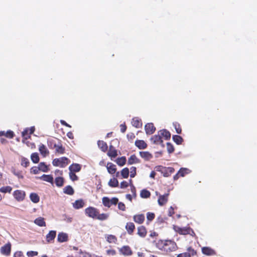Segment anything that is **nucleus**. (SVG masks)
<instances>
[{
    "mask_svg": "<svg viewBox=\"0 0 257 257\" xmlns=\"http://www.w3.org/2000/svg\"><path fill=\"white\" fill-rule=\"evenodd\" d=\"M156 246L159 249L166 252L174 251L178 248L177 245L173 239H159L156 242Z\"/></svg>",
    "mask_w": 257,
    "mask_h": 257,
    "instance_id": "f257e3e1",
    "label": "nucleus"
},
{
    "mask_svg": "<svg viewBox=\"0 0 257 257\" xmlns=\"http://www.w3.org/2000/svg\"><path fill=\"white\" fill-rule=\"evenodd\" d=\"M70 163V160L66 157L55 158L52 160V164L55 167L65 168Z\"/></svg>",
    "mask_w": 257,
    "mask_h": 257,
    "instance_id": "f03ea898",
    "label": "nucleus"
},
{
    "mask_svg": "<svg viewBox=\"0 0 257 257\" xmlns=\"http://www.w3.org/2000/svg\"><path fill=\"white\" fill-rule=\"evenodd\" d=\"M35 130V126L25 128L22 132V143H25V140L31 139V135L34 134Z\"/></svg>",
    "mask_w": 257,
    "mask_h": 257,
    "instance_id": "7ed1b4c3",
    "label": "nucleus"
},
{
    "mask_svg": "<svg viewBox=\"0 0 257 257\" xmlns=\"http://www.w3.org/2000/svg\"><path fill=\"white\" fill-rule=\"evenodd\" d=\"M98 209L93 206H89L85 209V214L86 216L94 219L96 217L98 212Z\"/></svg>",
    "mask_w": 257,
    "mask_h": 257,
    "instance_id": "20e7f679",
    "label": "nucleus"
},
{
    "mask_svg": "<svg viewBox=\"0 0 257 257\" xmlns=\"http://www.w3.org/2000/svg\"><path fill=\"white\" fill-rule=\"evenodd\" d=\"M11 250L12 243L10 241L3 245L0 248L1 253L6 256H9L11 255Z\"/></svg>",
    "mask_w": 257,
    "mask_h": 257,
    "instance_id": "39448f33",
    "label": "nucleus"
},
{
    "mask_svg": "<svg viewBox=\"0 0 257 257\" xmlns=\"http://www.w3.org/2000/svg\"><path fill=\"white\" fill-rule=\"evenodd\" d=\"M25 191L21 190H16L13 192V195L14 198L18 202H21L23 201L26 197Z\"/></svg>",
    "mask_w": 257,
    "mask_h": 257,
    "instance_id": "423d86ee",
    "label": "nucleus"
},
{
    "mask_svg": "<svg viewBox=\"0 0 257 257\" xmlns=\"http://www.w3.org/2000/svg\"><path fill=\"white\" fill-rule=\"evenodd\" d=\"M36 179H40L50 183L52 186H54V178L52 174H43L41 176H36Z\"/></svg>",
    "mask_w": 257,
    "mask_h": 257,
    "instance_id": "0eeeda50",
    "label": "nucleus"
},
{
    "mask_svg": "<svg viewBox=\"0 0 257 257\" xmlns=\"http://www.w3.org/2000/svg\"><path fill=\"white\" fill-rule=\"evenodd\" d=\"M169 195V190L168 193H166L163 195L159 194V196L158 199V203L159 206H164L168 200V196Z\"/></svg>",
    "mask_w": 257,
    "mask_h": 257,
    "instance_id": "6e6552de",
    "label": "nucleus"
},
{
    "mask_svg": "<svg viewBox=\"0 0 257 257\" xmlns=\"http://www.w3.org/2000/svg\"><path fill=\"white\" fill-rule=\"evenodd\" d=\"M119 251L120 254L124 256H130L133 253L131 247L127 245L122 246L119 249Z\"/></svg>",
    "mask_w": 257,
    "mask_h": 257,
    "instance_id": "1a4fd4ad",
    "label": "nucleus"
},
{
    "mask_svg": "<svg viewBox=\"0 0 257 257\" xmlns=\"http://www.w3.org/2000/svg\"><path fill=\"white\" fill-rule=\"evenodd\" d=\"M145 130L147 135H151L155 132L156 128L153 123L148 122L145 125Z\"/></svg>",
    "mask_w": 257,
    "mask_h": 257,
    "instance_id": "9d476101",
    "label": "nucleus"
},
{
    "mask_svg": "<svg viewBox=\"0 0 257 257\" xmlns=\"http://www.w3.org/2000/svg\"><path fill=\"white\" fill-rule=\"evenodd\" d=\"M202 253L206 255L210 256L215 255V250L209 246H204L201 248Z\"/></svg>",
    "mask_w": 257,
    "mask_h": 257,
    "instance_id": "9b49d317",
    "label": "nucleus"
},
{
    "mask_svg": "<svg viewBox=\"0 0 257 257\" xmlns=\"http://www.w3.org/2000/svg\"><path fill=\"white\" fill-rule=\"evenodd\" d=\"M158 134H160L161 138H163L165 140L169 141L171 139V134L167 129L163 128L158 132Z\"/></svg>",
    "mask_w": 257,
    "mask_h": 257,
    "instance_id": "f8f14e48",
    "label": "nucleus"
},
{
    "mask_svg": "<svg viewBox=\"0 0 257 257\" xmlns=\"http://www.w3.org/2000/svg\"><path fill=\"white\" fill-rule=\"evenodd\" d=\"M57 240V241L60 243L67 242L69 240L68 235L65 232H59Z\"/></svg>",
    "mask_w": 257,
    "mask_h": 257,
    "instance_id": "ddd939ff",
    "label": "nucleus"
},
{
    "mask_svg": "<svg viewBox=\"0 0 257 257\" xmlns=\"http://www.w3.org/2000/svg\"><path fill=\"white\" fill-rule=\"evenodd\" d=\"M81 168L82 165L78 163H73L69 166L68 169L70 172L77 173L81 171Z\"/></svg>",
    "mask_w": 257,
    "mask_h": 257,
    "instance_id": "4468645a",
    "label": "nucleus"
},
{
    "mask_svg": "<svg viewBox=\"0 0 257 257\" xmlns=\"http://www.w3.org/2000/svg\"><path fill=\"white\" fill-rule=\"evenodd\" d=\"M139 155L142 158L146 161H150L153 157V155L149 151H140Z\"/></svg>",
    "mask_w": 257,
    "mask_h": 257,
    "instance_id": "2eb2a0df",
    "label": "nucleus"
},
{
    "mask_svg": "<svg viewBox=\"0 0 257 257\" xmlns=\"http://www.w3.org/2000/svg\"><path fill=\"white\" fill-rule=\"evenodd\" d=\"M175 172V169L171 167H165L164 169L162 172L163 176L164 177H169Z\"/></svg>",
    "mask_w": 257,
    "mask_h": 257,
    "instance_id": "dca6fc26",
    "label": "nucleus"
},
{
    "mask_svg": "<svg viewBox=\"0 0 257 257\" xmlns=\"http://www.w3.org/2000/svg\"><path fill=\"white\" fill-rule=\"evenodd\" d=\"M135 145L140 150L146 149L148 145L144 140L137 139L135 142Z\"/></svg>",
    "mask_w": 257,
    "mask_h": 257,
    "instance_id": "f3484780",
    "label": "nucleus"
},
{
    "mask_svg": "<svg viewBox=\"0 0 257 257\" xmlns=\"http://www.w3.org/2000/svg\"><path fill=\"white\" fill-rule=\"evenodd\" d=\"M85 202L83 199H79L72 203V206L75 209H79L83 207Z\"/></svg>",
    "mask_w": 257,
    "mask_h": 257,
    "instance_id": "a211bd4d",
    "label": "nucleus"
},
{
    "mask_svg": "<svg viewBox=\"0 0 257 257\" xmlns=\"http://www.w3.org/2000/svg\"><path fill=\"white\" fill-rule=\"evenodd\" d=\"M141 160L137 158L135 154L132 155L127 160V165H132L135 164L140 163Z\"/></svg>",
    "mask_w": 257,
    "mask_h": 257,
    "instance_id": "6ab92c4d",
    "label": "nucleus"
},
{
    "mask_svg": "<svg viewBox=\"0 0 257 257\" xmlns=\"http://www.w3.org/2000/svg\"><path fill=\"white\" fill-rule=\"evenodd\" d=\"M56 236V231L51 230H50L46 236V240L48 242H51L54 240Z\"/></svg>",
    "mask_w": 257,
    "mask_h": 257,
    "instance_id": "aec40b11",
    "label": "nucleus"
},
{
    "mask_svg": "<svg viewBox=\"0 0 257 257\" xmlns=\"http://www.w3.org/2000/svg\"><path fill=\"white\" fill-rule=\"evenodd\" d=\"M134 221L138 224H142L145 220V217L144 214H136L133 216Z\"/></svg>",
    "mask_w": 257,
    "mask_h": 257,
    "instance_id": "412c9836",
    "label": "nucleus"
},
{
    "mask_svg": "<svg viewBox=\"0 0 257 257\" xmlns=\"http://www.w3.org/2000/svg\"><path fill=\"white\" fill-rule=\"evenodd\" d=\"M39 151L40 154L43 157H46L49 154V151L44 144H41L39 147Z\"/></svg>",
    "mask_w": 257,
    "mask_h": 257,
    "instance_id": "4be33fe9",
    "label": "nucleus"
},
{
    "mask_svg": "<svg viewBox=\"0 0 257 257\" xmlns=\"http://www.w3.org/2000/svg\"><path fill=\"white\" fill-rule=\"evenodd\" d=\"M50 164L47 165L46 162H41L39 164V170L43 172L47 173L50 171Z\"/></svg>",
    "mask_w": 257,
    "mask_h": 257,
    "instance_id": "5701e85b",
    "label": "nucleus"
},
{
    "mask_svg": "<svg viewBox=\"0 0 257 257\" xmlns=\"http://www.w3.org/2000/svg\"><path fill=\"white\" fill-rule=\"evenodd\" d=\"M106 167L108 173L111 175L114 174L117 170L116 166L111 162H108Z\"/></svg>",
    "mask_w": 257,
    "mask_h": 257,
    "instance_id": "b1692460",
    "label": "nucleus"
},
{
    "mask_svg": "<svg viewBox=\"0 0 257 257\" xmlns=\"http://www.w3.org/2000/svg\"><path fill=\"white\" fill-rule=\"evenodd\" d=\"M54 183L58 188L62 187L65 183V179L62 176H58L55 178Z\"/></svg>",
    "mask_w": 257,
    "mask_h": 257,
    "instance_id": "393cba45",
    "label": "nucleus"
},
{
    "mask_svg": "<svg viewBox=\"0 0 257 257\" xmlns=\"http://www.w3.org/2000/svg\"><path fill=\"white\" fill-rule=\"evenodd\" d=\"M34 223L40 227H45L46 226L45 218L43 217H38L36 218L34 220Z\"/></svg>",
    "mask_w": 257,
    "mask_h": 257,
    "instance_id": "a878e982",
    "label": "nucleus"
},
{
    "mask_svg": "<svg viewBox=\"0 0 257 257\" xmlns=\"http://www.w3.org/2000/svg\"><path fill=\"white\" fill-rule=\"evenodd\" d=\"M125 228L128 234L132 235L134 233V230L135 229V225L132 222H127Z\"/></svg>",
    "mask_w": 257,
    "mask_h": 257,
    "instance_id": "bb28decb",
    "label": "nucleus"
},
{
    "mask_svg": "<svg viewBox=\"0 0 257 257\" xmlns=\"http://www.w3.org/2000/svg\"><path fill=\"white\" fill-rule=\"evenodd\" d=\"M113 161H114L119 167H122L126 164V158L125 156H123L117 158Z\"/></svg>",
    "mask_w": 257,
    "mask_h": 257,
    "instance_id": "cd10ccee",
    "label": "nucleus"
},
{
    "mask_svg": "<svg viewBox=\"0 0 257 257\" xmlns=\"http://www.w3.org/2000/svg\"><path fill=\"white\" fill-rule=\"evenodd\" d=\"M63 192L64 194L68 195H73L75 193L74 188L70 185L65 186L63 189Z\"/></svg>",
    "mask_w": 257,
    "mask_h": 257,
    "instance_id": "c85d7f7f",
    "label": "nucleus"
},
{
    "mask_svg": "<svg viewBox=\"0 0 257 257\" xmlns=\"http://www.w3.org/2000/svg\"><path fill=\"white\" fill-rule=\"evenodd\" d=\"M132 124L136 128H140L142 126L143 123L141 119L134 117L132 119Z\"/></svg>",
    "mask_w": 257,
    "mask_h": 257,
    "instance_id": "c756f323",
    "label": "nucleus"
},
{
    "mask_svg": "<svg viewBox=\"0 0 257 257\" xmlns=\"http://www.w3.org/2000/svg\"><path fill=\"white\" fill-rule=\"evenodd\" d=\"M147 233L146 227L144 225L140 226L138 227L137 234L141 237H145Z\"/></svg>",
    "mask_w": 257,
    "mask_h": 257,
    "instance_id": "7c9ffc66",
    "label": "nucleus"
},
{
    "mask_svg": "<svg viewBox=\"0 0 257 257\" xmlns=\"http://www.w3.org/2000/svg\"><path fill=\"white\" fill-rule=\"evenodd\" d=\"M59 143L57 144L55 148L56 153H59L60 154H64L65 153V149L64 147L61 143V141L59 139H57Z\"/></svg>",
    "mask_w": 257,
    "mask_h": 257,
    "instance_id": "2f4dec72",
    "label": "nucleus"
},
{
    "mask_svg": "<svg viewBox=\"0 0 257 257\" xmlns=\"http://www.w3.org/2000/svg\"><path fill=\"white\" fill-rule=\"evenodd\" d=\"M172 140L177 145H180L184 142V139L180 135H173L172 136Z\"/></svg>",
    "mask_w": 257,
    "mask_h": 257,
    "instance_id": "473e14b6",
    "label": "nucleus"
},
{
    "mask_svg": "<svg viewBox=\"0 0 257 257\" xmlns=\"http://www.w3.org/2000/svg\"><path fill=\"white\" fill-rule=\"evenodd\" d=\"M97 144L98 147L102 152H105L107 150L108 146L106 142L103 141L98 140Z\"/></svg>",
    "mask_w": 257,
    "mask_h": 257,
    "instance_id": "72a5a7b5",
    "label": "nucleus"
},
{
    "mask_svg": "<svg viewBox=\"0 0 257 257\" xmlns=\"http://www.w3.org/2000/svg\"><path fill=\"white\" fill-rule=\"evenodd\" d=\"M30 200L34 203H37L40 201V196L37 193L31 192L29 195Z\"/></svg>",
    "mask_w": 257,
    "mask_h": 257,
    "instance_id": "f704fd0d",
    "label": "nucleus"
},
{
    "mask_svg": "<svg viewBox=\"0 0 257 257\" xmlns=\"http://www.w3.org/2000/svg\"><path fill=\"white\" fill-rule=\"evenodd\" d=\"M151 192L147 189H143L140 191V197L143 199H147L150 197Z\"/></svg>",
    "mask_w": 257,
    "mask_h": 257,
    "instance_id": "c9c22d12",
    "label": "nucleus"
},
{
    "mask_svg": "<svg viewBox=\"0 0 257 257\" xmlns=\"http://www.w3.org/2000/svg\"><path fill=\"white\" fill-rule=\"evenodd\" d=\"M108 185L112 188L117 187L119 186L118 181L116 178L113 177L109 180Z\"/></svg>",
    "mask_w": 257,
    "mask_h": 257,
    "instance_id": "e433bc0d",
    "label": "nucleus"
},
{
    "mask_svg": "<svg viewBox=\"0 0 257 257\" xmlns=\"http://www.w3.org/2000/svg\"><path fill=\"white\" fill-rule=\"evenodd\" d=\"M191 172V171L187 168L181 167L178 170V174H180L181 177H183L186 175L189 174Z\"/></svg>",
    "mask_w": 257,
    "mask_h": 257,
    "instance_id": "4c0bfd02",
    "label": "nucleus"
},
{
    "mask_svg": "<svg viewBox=\"0 0 257 257\" xmlns=\"http://www.w3.org/2000/svg\"><path fill=\"white\" fill-rule=\"evenodd\" d=\"M108 217H109L108 213H102L100 214L99 211H98L95 219H98L100 221H104V220H107L108 219Z\"/></svg>",
    "mask_w": 257,
    "mask_h": 257,
    "instance_id": "58836bf2",
    "label": "nucleus"
},
{
    "mask_svg": "<svg viewBox=\"0 0 257 257\" xmlns=\"http://www.w3.org/2000/svg\"><path fill=\"white\" fill-rule=\"evenodd\" d=\"M31 160L34 164L38 163L40 161L39 154L37 152L32 153L31 155Z\"/></svg>",
    "mask_w": 257,
    "mask_h": 257,
    "instance_id": "ea45409f",
    "label": "nucleus"
},
{
    "mask_svg": "<svg viewBox=\"0 0 257 257\" xmlns=\"http://www.w3.org/2000/svg\"><path fill=\"white\" fill-rule=\"evenodd\" d=\"M122 178L127 179L129 176L130 170L127 167L123 168L120 172Z\"/></svg>",
    "mask_w": 257,
    "mask_h": 257,
    "instance_id": "a19ab883",
    "label": "nucleus"
},
{
    "mask_svg": "<svg viewBox=\"0 0 257 257\" xmlns=\"http://www.w3.org/2000/svg\"><path fill=\"white\" fill-rule=\"evenodd\" d=\"M102 204L108 208H110L111 206L110 202V199L108 197L104 196L102 198Z\"/></svg>",
    "mask_w": 257,
    "mask_h": 257,
    "instance_id": "79ce46f5",
    "label": "nucleus"
},
{
    "mask_svg": "<svg viewBox=\"0 0 257 257\" xmlns=\"http://www.w3.org/2000/svg\"><path fill=\"white\" fill-rule=\"evenodd\" d=\"M161 139V136L160 134H158L157 135H155L153 136H152L150 138V141L155 145H158V142Z\"/></svg>",
    "mask_w": 257,
    "mask_h": 257,
    "instance_id": "37998d69",
    "label": "nucleus"
},
{
    "mask_svg": "<svg viewBox=\"0 0 257 257\" xmlns=\"http://www.w3.org/2000/svg\"><path fill=\"white\" fill-rule=\"evenodd\" d=\"M107 155L110 158L111 161H114L115 158L118 155L117 150L116 149L115 150H112L111 152H107Z\"/></svg>",
    "mask_w": 257,
    "mask_h": 257,
    "instance_id": "c03bdc74",
    "label": "nucleus"
},
{
    "mask_svg": "<svg viewBox=\"0 0 257 257\" xmlns=\"http://www.w3.org/2000/svg\"><path fill=\"white\" fill-rule=\"evenodd\" d=\"M47 145L50 149H53L56 148L57 144L56 143L55 140L52 139H48L47 140Z\"/></svg>",
    "mask_w": 257,
    "mask_h": 257,
    "instance_id": "a18cd8bd",
    "label": "nucleus"
},
{
    "mask_svg": "<svg viewBox=\"0 0 257 257\" xmlns=\"http://www.w3.org/2000/svg\"><path fill=\"white\" fill-rule=\"evenodd\" d=\"M173 125L175 129L176 132L177 134L180 135L182 134V128L179 122L176 121L173 122Z\"/></svg>",
    "mask_w": 257,
    "mask_h": 257,
    "instance_id": "49530a36",
    "label": "nucleus"
},
{
    "mask_svg": "<svg viewBox=\"0 0 257 257\" xmlns=\"http://www.w3.org/2000/svg\"><path fill=\"white\" fill-rule=\"evenodd\" d=\"M21 165L24 167L27 168L30 165V161L27 158L22 157Z\"/></svg>",
    "mask_w": 257,
    "mask_h": 257,
    "instance_id": "de8ad7c7",
    "label": "nucleus"
},
{
    "mask_svg": "<svg viewBox=\"0 0 257 257\" xmlns=\"http://www.w3.org/2000/svg\"><path fill=\"white\" fill-rule=\"evenodd\" d=\"M106 241L109 243H115L117 241L116 237L112 234L107 235V237H106Z\"/></svg>",
    "mask_w": 257,
    "mask_h": 257,
    "instance_id": "09e8293b",
    "label": "nucleus"
},
{
    "mask_svg": "<svg viewBox=\"0 0 257 257\" xmlns=\"http://www.w3.org/2000/svg\"><path fill=\"white\" fill-rule=\"evenodd\" d=\"M12 191V187L10 186H3L0 188V192L2 193H10Z\"/></svg>",
    "mask_w": 257,
    "mask_h": 257,
    "instance_id": "8fccbe9b",
    "label": "nucleus"
},
{
    "mask_svg": "<svg viewBox=\"0 0 257 257\" xmlns=\"http://www.w3.org/2000/svg\"><path fill=\"white\" fill-rule=\"evenodd\" d=\"M147 224H149V222L152 221L155 217V214L153 212H148L147 213Z\"/></svg>",
    "mask_w": 257,
    "mask_h": 257,
    "instance_id": "3c124183",
    "label": "nucleus"
},
{
    "mask_svg": "<svg viewBox=\"0 0 257 257\" xmlns=\"http://www.w3.org/2000/svg\"><path fill=\"white\" fill-rule=\"evenodd\" d=\"M12 172L13 173V174L14 175H15L17 177H18V178L19 179H24V176L21 174V173H22V171H16V170L15 169V168L12 167Z\"/></svg>",
    "mask_w": 257,
    "mask_h": 257,
    "instance_id": "603ef678",
    "label": "nucleus"
},
{
    "mask_svg": "<svg viewBox=\"0 0 257 257\" xmlns=\"http://www.w3.org/2000/svg\"><path fill=\"white\" fill-rule=\"evenodd\" d=\"M167 149L169 154L173 153L175 151V148L173 145L170 142H167L166 143Z\"/></svg>",
    "mask_w": 257,
    "mask_h": 257,
    "instance_id": "864d4df0",
    "label": "nucleus"
},
{
    "mask_svg": "<svg viewBox=\"0 0 257 257\" xmlns=\"http://www.w3.org/2000/svg\"><path fill=\"white\" fill-rule=\"evenodd\" d=\"M70 179L73 181H76L79 180V177L75 174V173L70 172H69Z\"/></svg>",
    "mask_w": 257,
    "mask_h": 257,
    "instance_id": "5fc2aeb1",
    "label": "nucleus"
},
{
    "mask_svg": "<svg viewBox=\"0 0 257 257\" xmlns=\"http://www.w3.org/2000/svg\"><path fill=\"white\" fill-rule=\"evenodd\" d=\"M191 229V227L188 226L185 227H181V232L182 233H180V235H187L190 232H189V230Z\"/></svg>",
    "mask_w": 257,
    "mask_h": 257,
    "instance_id": "6e6d98bb",
    "label": "nucleus"
},
{
    "mask_svg": "<svg viewBox=\"0 0 257 257\" xmlns=\"http://www.w3.org/2000/svg\"><path fill=\"white\" fill-rule=\"evenodd\" d=\"M15 136V134L12 130H9L6 132L5 137L8 139H13Z\"/></svg>",
    "mask_w": 257,
    "mask_h": 257,
    "instance_id": "4d7b16f0",
    "label": "nucleus"
},
{
    "mask_svg": "<svg viewBox=\"0 0 257 257\" xmlns=\"http://www.w3.org/2000/svg\"><path fill=\"white\" fill-rule=\"evenodd\" d=\"M77 253L79 257H89L88 255L90 253L86 251L85 250L79 249V252H77Z\"/></svg>",
    "mask_w": 257,
    "mask_h": 257,
    "instance_id": "13d9d810",
    "label": "nucleus"
},
{
    "mask_svg": "<svg viewBox=\"0 0 257 257\" xmlns=\"http://www.w3.org/2000/svg\"><path fill=\"white\" fill-rule=\"evenodd\" d=\"M131 174L130 177L133 178L137 175V168L135 166H132L130 168Z\"/></svg>",
    "mask_w": 257,
    "mask_h": 257,
    "instance_id": "bf43d9fd",
    "label": "nucleus"
},
{
    "mask_svg": "<svg viewBox=\"0 0 257 257\" xmlns=\"http://www.w3.org/2000/svg\"><path fill=\"white\" fill-rule=\"evenodd\" d=\"M187 250V251L186 252H189L190 254V256H194L197 253L196 250L193 249L192 246L188 247Z\"/></svg>",
    "mask_w": 257,
    "mask_h": 257,
    "instance_id": "052dcab7",
    "label": "nucleus"
},
{
    "mask_svg": "<svg viewBox=\"0 0 257 257\" xmlns=\"http://www.w3.org/2000/svg\"><path fill=\"white\" fill-rule=\"evenodd\" d=\"M39 166H33L30 169V173L33 174H38L39 173Z\"/></svg>",
    "mask_w": 257,
    "mask_h": 257,
    "instance_id": "680f3d73",
    "label": "nucleus"
},
{
    "mask_svg": "<svg viewBox=\"0 0 257 257\" xmlns=\"http://www.w3.org/2000/svg\"><path fill=\"white\" fill-rule=\"evenodd\" d=\"M26 254L28 257H33L38 255V252L37 251L30 250L27 252Z\"/></svg>",
    "mask_w": 257,
    "mask_h": 257,
    "instance_id": "e2e57ef3",
    "label": "nucleus"
},
{
    "mask_svg": "<svg viewBox=\"0 0 257 257\" xmlns=\"http://www.w3.org/2000/svg\"><path fill=\"white\" fill-rule=\"evenodd\" d=\"M118 205V209L119 210H121V211H125L126 210V207H125V205L124 204V203L122 202H119L117 204Z\"/></svg>",
    "mask_w": 257,
    "mask_h": 257,
    "instance_id": "0e129e2a",
    "label": "nucleus"
},
{
    "mask_svg": "<svg viewBox=\"0 0 257 257\" xmlns=\"http://www.w3.org/2000/svg\"><path fill=\"white\" fill-rule=\"evenodd\" d=\"M110 199V202L112 205H116L119 202L118 198L116 197H113Z\"/></svg>",
    "mask_w": 257,
    "mask_h": 257,
    "instance_id": "69168bd1",
    "label": "nucleus"
},
{
    "mask_svg": "<svg viewBox=\"0 0 257 257\" xmlns=\"http://www.w3.org/2000/svg\"><path fill=\"white\" fill-rule=\"evenodd\" d=\"M13 257H25L22 251H17L14 252Z\"/></svg>",
    "mask_w": 257,
    "mask_h": 257,
    "instance_id": "338daca9",
    "label": "nucleus"
},
{
    "mask_svg": "<svg viewBox=\"0 0 257 257\" xmlns=\"http://www.w3.org/2000/svg\"><path fill=\"white\" fill-rule=\"evenodd\" d=\"M177 257H191L189 252H184L177 254Z\"/></svg>",
    "mask_w": 257,
    "mask_h": 257,
    "instance_id": "774afa93",
    "label": "nucleus"
}]
</instances>
